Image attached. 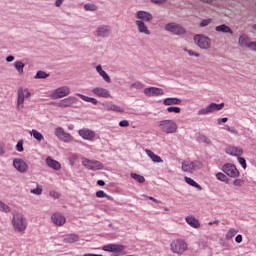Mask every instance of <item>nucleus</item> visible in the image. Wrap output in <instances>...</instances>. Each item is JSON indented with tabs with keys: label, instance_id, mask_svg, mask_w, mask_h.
I'll list each match as a JSON object with an SVG mask.
<instances>
[{
	"label": "nucleus",
	"instance_id": "f257e3e1",
	"mask_svg": "<svg viewBox=\"0 0 256 256\" xmlns=\"http://www.w3.org/2000/svg\"><path fill=\"white\" fill-rule=\"evenodd\" d=\"M11 225L14 233H25L27 231V218L21 212L12 213Z\"/></svg>",
	"mask_w": 256,
	"mask_h": 256
},
{
	"label": "nucleus",
	"instance_id": "f03ea898",
	"mask_svg": "<svg viewBox=\"0 0 256 256\" xmlns=\"http://www.w3.org/2000/svg\"><path fill=\"white\" fill-rule=\"evenodd\" d=\"M159 131L166 135H173L179 130V126L171 119L161 120L158 124Z\"/></svg>",
	"mask_w": 256,
	"mask_h": 256
},
{
	"label": "nucleus",
	"instance_id": "7ed1b4c3",
	"mask_svg": "<svg viewBox=\"0 0 256 256\" xmlns=\"http://www.w3.org/2000/svg\"><path fill=\"white\" fill-rule=\"evenodd\" d=\"M30 97L31 92H29V89L19 88L17 91L16 111L21 113L25 109V99H30Z\"/></svg>",
	"mask_w": 256,
	"mask_h": 256
},
{
	"label": "nucleus",
	"instance_id": "20e7f679",
	"mask_svg": "<svg viewBox=\"0 0 256 256\" xmlns=\"http://www.w3.org/2000/svg\"><path fill=\"white\" fill-rule=\"evenodd\" d=\"M189 249V245L184 239H175L170 243V251L175 255H183Z\"/></svg>",
	"mask_w": 256,
	"mask_h": 256
},
{
	"label": "nucleus",
	"instance_id": "39448f33",
	"mask_svg": "<svg viewBox=\"0 0 256 256\" xmlns=\"http://www.w3.org/2000/svg\"><path fill=\"white\" fill-rule=\"evenodd\" d=\"M197 169H203V163L199 160L190 161V160H184L182 162L181 170L183 173H195Z\"/></svg>",
	"mask_w": 256,
	"mask_h": 256
},
{
	"label": "nucleus",
	"instance_id": "423d86ee",
	"mask_svg": "<svg viewBox=\"0 0 256 256\" xmlns=\"http://www.w3.org/2000/svg\"><path fill=\"white\" fill-rule=\"evenodd\" d=\"M113 33V30L111 29V26L101 24L93 32L94 37L96 39H109L111 37V34Z\"/></svg>",
	"mask_w": 256,
	"mask_h": 256
},
{
	"label": "nucleus",
	"instance_id": "0eeeda50",
	"mask_svg": "<svg viewBox=\"0 0 256 256\" xmlns=\"http://www.w3.org/2000/svg\"><path fill=\"white\" fill-rule=\"evenodd\" d=\"M194 42L199 49L208 50L211 49V38L204 34H197L194 36Z\"/></svg>",
	"mask_w": 256,
	"mask_h": 256
},
{
	"label": "nucleus",
	"instance_id": "6e6552de",
	"mask_svg": "<svg viewBox=\"0 0 256 256\" xmlns=\"http://www.w3.org/2000/svg\"><path fill=\"white\" fill-rule=\"evenodd\" d=\"M225 107V103L217 104L215 102L210 103L207 107L201 108L197 111V115H210V113H215V111H221Z\"/></svg>",
	"mask_w": 256,
	"mask_h": 256
},
{
	"label": "nucleus",
	"instance_id": "1a4fd4ad",
	"mask_svg": "<svg viewBox=\"0 0 256 256\" xmlns=\"http://www.w3.org/2000/svg\"><path fill=\"white\" fill-rule=\"evenodd\" d=\"M164 29L168 33H171L172 35H177V36L185 35L187 33V31L185 30L184 27L181 26V24H177L175 22H170L166 24Z\"/></svg>",
	"mask_w": 256,
	"mask_h": 256
},
{
	"label": "nucleus",
	"instance_id": "9d476101",
	"mask_svg": "<svg viewBox=\"0 0 256 256\" xmlns=\"http://www.w3.org/2000/svg\"><path fill=\"white\" fill-rule=\"evenodd\" d=\"M82 165L90 171H101L103 169V163L97 160H89L88 158H82Z\"/></svg>",
	"mask_w": 256,
	"mask_h": 256
},
{
	"label": "nucleus",
	"instance_id": "9b49d317",
	"mask_svg": "<svg viewBox=\"0 0 256 256\" xmlns=\"http://www.w3.org/2000/svg\"><path fill=\"white\" fill-rule=\"evenodd\" d=\"M71 95V88L69 86H61L54 90L52 93V99H63Z\"/></svg>",
	"mask_w": 256,
	"mask_h": 256
},
{
	"label": "nucleus",
	"instance_id": "f8f14e48",
	"mask_svg": "<svg viewBox=\"0 0 256 256\" xmlns=\"http://www.w3.org/2000/svg\"><path fill=\"white\" fill-rule=\"evenodd\" d=\"M91 93L95 95V97H99L101 99H111V91L102 86L92 88Z\"/></svg>",
	"mask_w": 256,
	"mask_h": 256
},
{
	"label": "nucleus",
	"instance_id": "ddd939ff",
	"mask_svg": "<svg viewBox=\"0 0 256 256\" xmlns=\"http://www.w3.org/2000/svg\"><path fill=\"white\" fill-rule=\"evenodd\" d=\"M55 135L57 139L63 143H71L73 141V136L67 133L62 127H57L55 129Z\"/></svg>",
	"mask_w": 256,
	"mask_h": 256
},
{
	"label": "nucleus",
	"instance_id": "4468645a",
	"mask_svg": "<svg viewBox=\"0 0 256 256\" xmlns=\"http://www.w3.org/2000/svg\"><path fill=\"white\" fill-rule=\"evenodd\" d=\"M221 169L228 177H232L233 179L239 177V170H237V167L234 164H224Z\"/></svg>",
	"mask_w": 256,
	"mask_h": 256
},
{
	"label": "nucleus",
	"instance_id": "2eb2a0df",
	"mask_svg": "<svg viewBox=\"0 0 256 256\" xmlns=\"http://www.w3.org/2000/svg\"><path fill=\"white\" fill-rule=\"evenodd\" d=\"M103 251H107L108 253H115V256H121V253L125 251V246L121 244H108L103 246Z\"/></svg>",
	"mask_w": 256,
	"mask_h": 256
},
{
	"label": "nucleus",
	"instance_id": "dca6fc26",
	"mask_svg": "<svg viewBox=\"0 0 256 256\" xmlns=\"http://www.w3.org/2000/svg\"><path fill=\"white\" fill-rule=\"evenodd\" d=\"M13 167L18 173H27L29 171V165L22 158H15L13 160Z\"/></svg>",
	"mask_w": 256,
	"mask_h": 256
},
{
	"label": "nucleus",
	"instance_id": "f3484780",
	"mask_svg": "<svg viewBox=\"0 0 256 256\" xmlns=\"http://www.w3.org/2000/svg\"><path fill=\"white\" fill-rule=\"evenodd\" d=\"M146 97H161L165 95V91L157 87H148L143 90Z\"/></svg>",
	"mask_w": 256,
	"mask_h": 256
},
{
	"label": "nucleus",
	"instance_id": "a211bd4d",
	"mask_svg": "<svg viewBox=\"0 0 256 256\" xmlns=\"http://www.w3.org/2000/svg\"><path fill=\"white\" fill-rule=\"evenodd\" d=\"M50 221L53 223V225H56V227H63V225L67 222V219L65 216H63V214L55 212L51 215Z\"/></svg>",
	"mask_w": 256,
	"mask_h": 256
},
{
	"label": "nucleus",
	"instance_id": "6ab92c4d",
	"mask_svg": "<svg viewBox=\"0 0 256 256\" xmlns=\"http://www.w3.org/2000/svg\"><path fill=\"white\" fill-rule=\"evenodd\" d=\"M135 17L138 19L136 21H143V23H149L150 21H153V14L143 10L136 12Z\"/></svg>",
	"mask_w": 256,
	"mask_h": 256
},
{
	"label": "nucleus",
	"instance_id": "aec40b11",
	"mask_svg": "<svg viewBox=\"0 0 256 256\" xmlns=\"http://www.w3.org/2000/svg\"><path fill=\"white\" fill-rule=\"evenodd\" d=\"M135 25L137 28L138 33L140 35H146V37H149L151 35V29H149V26L143 21H135Z\"/></svg>",
	"mask_w": 256,
	"mask_h": 256
},
{
	"label": "nucleus",
	"instance_id": "412c9836",
	"mask_svg": "<svg viewBox=\"0 0 256 256\" xmlns=\"http://www.w3.org/2000/svg\"><path fill=\"white\" fill-rule=\"evenodd\" d=\"M78 135L82 137L85 141H93L95 139V131L88 129V128H82L78 131Z\"/></svg>",
	"mask_w": 256,
	"mask_h": 256
},
{
	"label": "nucleus",
	"instance_id": "4be33fe9",
	"mask_svg": "<svg viewBox=\"0 0 256 256\" xmlns=\"http://www.w3.org/2000/svg\"><path fill=\"white\" fill-rule=\"evenodd\" d=\"M102 107H104L105 111H113L114 113H124L125 111V107L110 102H103Z\"/></svg>",
	"mask_w": 256,
	"mask_h": 256
},
{
	"label": "nucleus",
	"instance_id": "5701e85b",
	"mask_svg": "<svg viewBox=\"0 0 256 256\" xmlns=\"http://www.w3.org/2000/svg\"><path fill=\"white\" fill-rule=\"evenodd\" d=\"M225 153H227V155H231L232 157H241V155H243V147L228 146L225 149Z\"/></svg>",
	"mask_w": 256,
	"mask_h": 256
},
{
	"label": "nucleus",
	"instance_id": "b1692460",
	"mask_svg": "<svg viewBox=\"0 0 256 256\" xmlns=\"http://www.w3.org/2000/svg\"><path fill=\"white\" fill-rule=\"evenodd\" d=\"M74 103H77V99L75 98V96H69L67 98L60 100L56 105L57 107L65 109L67 107H71V105H74Z\"/></svg>",
	"mask_w": 256,
	"mask_h": 256
},
{
	"label": "nucleus",
	"instance_id": "393cba45",
	"mask_svg": "<svg viewBox=\"0 0 256 256\" xmlns=\"http://www.w3.org/2000/svg\"><path fill=\"white\" fill-rule=\"evenodd\" d=\"M45 163L50 169H53V171H61V163L52 159L51 156L46 158Z\"/></svg>",
	"mask_w": 256,
	"mask_h": 256
},
{
	"label": "nucleus",
	"instance_id": "a878e982",
	"mask_svg": "<svg viewBox=\"0 0 256 256\" xmlns=\"http://www.w3.org/2000/svg\"><path fill=\"white\" fill-rule=\"evenodd\" d=\"M183 100L178 97H168L163 100V105L165 107H173V105H181Z\"/></svg>",
	"mask_w": 256,
	"mask_h": 256
},
{
	"label": "nucleus",
	"instance_id": "bb28decb",
	"mask_svg": "<svg viewBox=\"0 0 256 256\" xmlns=\"http://www.w3.org/2000/svg\"><path fill=\"white\" fill-rule=\"evenodd\" d=\"M238 43L240 47H242V49H250L251 43L253 42L251 41V38H249V36L243 34L239 37Z\"/></svg>",
	"mask_w": 256,
	"mask_h": 256
},
{
	"label": "nucleus",
	"instance_id": "cd10ccee",
	"mask_svg": "<svg viewBox=\"0 0 256 256\" xmlns=\"http://www.w3.org/2000/svg\"><path fill=\"white\" fill-rule=\"evenodd\" d=\"M187 225H190L192 229H199L201 227V222L195 216L189 215L185 217Z\"/></svg>",
	"mask_w": 256,
	"mask_h": 256
},
{
	"label": "nucleus",
	"instance_id": "c85d7f7f",
	"mask_svg": "<svg viewBox=\"0 0 256 256\" xmlns=\"http://www.w3.org/2000/svg\"><path fill=\"white\" fill-rule=\"evenodd\" d=\"M96 73L100 75V77L103 79V81H105V83H111V76H109V74H107L105 70H103V66H101V64H98L96 66Z\"/></svg>",
	"mask_w": 256,
	"mask_h": 256
},
{
	"label": "nucleus",
	"instance_id": "c756f323",
	"mask_svg": "<svg viewBox=\"0 0 256 256\" xmlns=\"http://www.w3.org/2000/svg\"><path fill=\"white\" fill-rule=\"evenodd\" d=\"M144 151H145L146 155H148L149 159H151V161L153 163H163V160H162L161 156L155 154L152 150L145 149Z\"/></svg>",
	"mask_w": 256,
	"mask_h": 256
},
{
	"label": "nucleus",
	"instance_id": "7c9ffc66",
	"mask_svg": "<svg viewBox=\"0 0 256 256\" xmlns=\"http://www.w3.org/2000/svg\"><path fill=\"white\" fill-rule=\"evenodd\" d=\"M217 33H224L225 35H233V30L226 24L218 25L215 27Z\"/></svg>",
	"mask_w": 256,
	"mask_h": 256
},
{
	"label": "nucleus",
	"instance_id": "2f4dec72",
	"mask_svg": "<svg viewBox=\"0 0 256 256\" xmlns=\"http://www.w3.org/2000/svg\"><path fill=\"white\" fill-rule=\"evenodd\" d=\"M76 97H80V99H82V101H85L86 103H92V105H99V100H97V98H91L80 93H76Z\"/></svg>",
	"mask_w": 256,
	"mask_h": 256
},
{
	"label": "nucleus",
	"instance_id": "473e14b6",
	"mask_svg": "<svg viewBox=\"0 0 256 256\" xmlns=\"http://www.w3.org/2000/svg\"><path fill=\"white\" fill-rule=\"evenodd\" d=\"M13 66L19 75H23V73H25V71H24L25 63H23V61H21V60L15 61Z\"/></svg>",
	"mask_w": 256,
	"mask_h": 256
},
{
	"label": "nucleus",
	"instance_id": "72a5a7b5",
	"mask_svg": "<svg viewBox=\"0 0 256 256\" xmlns=\"http://www.w3.org/2000/svg\"><path fill=\"white\" fill-rule=\"evenodd\" d=\"M80 237L77 234H69L64 237V243H77Z\"/></svg>",
	"mask_w": 256,
	"mask_h": 256
},
{
	"label": "nucleus",
	"instance_id": "f704fd0d",
	"mask_svg": "<svg viewBox=\"0 0 256 256\" xmlns=\"http://www.w3.org/2000/svg\"><path fill=\"white\" fill-rule=\"evenodd\" d=\"M184 181L191 187H195L196 189H198V191H203V187H201V185L196 183L195 180H193L192 178H189L186 176V177H184Z\"/></svg>",
	"mask_w": 256,
	"mask_h": 256
},
{
	"label": "nucleus",
	"instance_id": "c9c22d12",
	"mask_svg": "<svg viewBox=\"0 0 256 256\" xmlns=\"http://www.w3.org/2000/svg\"><path fill=\"white\" fill-rule=\"evenodd\" d=\"M31 137H33L34 139H36V141H43L45 139V137H43V134H41V132L32 129L31 131H29Z\"/></svg>",
	"mask_w": 256,
	"mask_h": 256
},
{
	"label": "nucleus",
	"instance_id": "e433bc0d",
	"mask_svg": "<svg viewBox=\"0 0 256 256\" xmlns=\"http://www.w3.org/2000/svg\"><path fill=\"white\" fill-rule=\"evenodd\" d=\"M96 197H98V199H108V201H114L113 197L107 193H105V191L103 190H99L96 192Z\"/></svg>",
	"mask_w": 256,
	"mask_h": 256
},
{
	"label": "nucleus",
	"instance_id": "4c0bfd02",
	"mask_svg": "<svg viewBox=\"0 0 256 256\" xmlns=\"http://www.w3.org/2000/svg\"><path fill=\"white\" fill-rule=\"evenodd\" d=\"M237 233H239V231L235 228H230L226 235H225V239L226 241H231V239H233V237H235V235H237Z\"/></svg>",
	"mask_w": 256,
	"mask_h": 256
},
{
	"label": "nucleus",
	"instance_id": "58836bf2",
	"mask_svg": "<svg viewBox=\"0 0 256 256\" xmlns=\"http://www.w3.org/2000/svg\"><path fill=\"white\" fill-rule=\"evenodd\" d=\"M145 85L141 82H134L130 85L131 91H141V89H144Z\"/></svg>",
	"mask_w": 256,
	"mask_h": 256
},
{
	"label": "nucleus",
	"instance_id": "ea45409f",
	"mask_svg": "<svg viewBox=\"0 0 256 256\" xmlns=\"http://www.w3.org/2000/svg\"><path fill=\"white\" fill-rule=\"evenodd\" d=\"M216 179L218 181H222V183H229V177H227V175L223 174V172L216 173Z\"/></svg>",
	"mask_w": 256,
	"mask_h": 256
},
{
	"label": "nucleus",
	"instance_id": "a19ab883",
	"mask_svg": "<svg viewBox=\"0 0 256 256\" xmlns=\"http://www.w3.org/2000/svg\"><path fill=\"white\" fill-rule=\"evenodd\" d=\"M130 177L134 179V181H137V183H145V177L137 174V173H131Z\"/></svg>",
	"mask_w": 256,
	"mask_h": 256
},
{
	"label": "nucleus",
	"instance_id": "79ce46f5",
	"mask_svg": "<svg viewBox=\"0 0 256 256\" xmlns=\"http://www.w3.org/2000/svg\"><path fill=\"white\" fill-rule=\"evenodd\" d=\"M30 193L32 195H42L43 194V186H41L40 184H37L36 188L30 190Z\"/></svg>",
	"mask_w": 256,
	"mask_h": 256
},
{
	"label": "nucleus",
	"instance_id": "37998d69",
	"mask_svg": "<svg viewBox=\"0 0 256 256\" xmlns=\"http://www.w3.org/2000/svg\"><path fill=\"white\" fill-rule=\"evenodd\" d=\"M49 77V74L45 71H38L36 75L34 76V79H47Z\"/></svg>",
	"mask_w": 256,
	"mask_h": 256
},
{
	"label": "nucleus",
	"instance_id": "c03bdc74",
	"mask_svg": "<svg viewBox=\"0 0 256 256\" xmlns=\"http://www.w3.org/2000/svg\"><path fill=\"white\" fill-rule=\"evenodd\" d=\"M166 111H167L168 113H176V114H179V113H181V108L178 107V106H170V107H168V108L166 109Z\"/></svg>",
	"mask_w": 256,
	"mask_h": 256
},
{
	"label": "nucleus",
	"instance_id": "a18cd8bd",
	"mask_svg": "<svg viewBox=\"0 0 256 256\" xmlns=\"http://www.w3.org/2000/svg\"><path fill=\"white\" fill-rule=\"evenodd\" d=\"M0 211L2 213H9L11 211V208H9L7 206V204L3 203L2 201H0Z\"/></svg>",
	"mask_w": 256,
	"mask_h": 256
},
{
	"label": "nucleus",
	"instance_id": "49530a36",
	"mask_svg": "<svg viewBox=\"0 0 256 256\" xmlns=\"http://www.w3.org/2000/svg\"><path fill=\"white\" fill-rule=\"evenodd\" d=\"M84 9L85 11H97V6L95 4L88 3L84 5Z\"/></svg>",
	"mask_w": 256,
	"mask_h": 256
},
{
	"label": "nucleus",
	"instance_id": "de8ad7c7",
	"mask_svg": "<svg viewBox=\"0 0 256 256\" xmlns=\"http://www.w3.org/2000/svg\"><path fill=\"white\" fill-rule=\"evenodd\" d=\"M184 51H185L186 53H188V55H189L190 57H201V54L196 53V52L193 51V50H189V49H187V48H184Z\"/></svg>",
	"mask_w": 256,
	"mask_h": 256
},
{
	"label": "nucleus",
	"instance_id": "09e8293b",
	"mask_svg": "<svg viewBox=\"0 0 256 256\" xmlns=\"http://www.w3.org/2000/svg\"><path fill=\"white\" fill-rule=\"evenodd\" d=\"M211 23H213V20L211 18L204 19L201 21L200 26L207 27V26L211 25Z\"/></svg>",
	"mask_w": 256,
	"mask_h": 256
},
{
	"label": "nucleus",
	"instance_id": "8fccbe9b",
	"mask_svg": "<svg viewBox=\"0 0 256 256\" xmlns=\"http://www.w3.org/2000/svg\"><path fill=\"white\" fill-rule=\"evenodd\" d=\"M77 159H79V156L76 154H73L72 156L69 157L68 160L72 167H73V165H75V162L77 161Z\"/></svg>",
	"mask_w": 256,
	"mask_h": 256
},
{
	"label": "nucleus",
	"instance_id": "3c124183",
	"mask_svg": "<svg viewBox=\"0 0 256 256\" xmlns=\"http://www.w3.org/2000/svg\"><path fill=\"white\" fill-rule=\"evenodd\" d=\"M200 141L202 143H205L206 145H211V139H209L207 136L202 135L200 136Z\"/></svg>",
	"mask_w": 256,
	"mask_h": 256
},
{
	"label": "nucleus",
	"instance_id": "603ef678",
	"mask_svg": "<svg viewBox=\"0 0 256 256\" xmlns=\"http://www.w3.org/2000/svg\"><path fill=\"white\" fill-rule=\"evenodd\" d=\"M238 163L243 167L244 169H247V161L243 157H238Z\"/></svg>",
	"mask_w": 256,
	"mask_h": 256
},
{
	"label": "nucleus",
	"instance_id": "864d4df0",
	"mask_svg": "<svg viewBox=\"0 0 256 256\" xmlns=\"http://www.w3.org/2000/svg\"><path fill=\"white\" fill-rule=\"evenodd\" d=\"M16 149L19 151V153H22L23 151V140H19L16 144Z\"/></svg>",
	"mask_w": 256,
	"mask_h": 256
},
{
	"label": "nucleus",
	"instance_id": "5fc2aeb1",
	"mask_svg": "<svg viewBox=\"0 0 256 256\" xmlns=\"http://www.w3.org/2000/svg\"><path fill=\"white\" fill-rule=\"evenodd\" d=\"M49 195L50 197H52V199H59L60 197L59 192H56V191H50Z\"/></svg>",
	"mask_w": 256,
	"mask_h": 256
},
{
	"label": "nucleus",
	"instance_id": "6e6d98bb",
	"mask_svg": "<svg viewBox=\"0 0 256 256\" xmlns=\"http://www.w3.org/2000/svg\"><path fill=\"white\" fill-rule=\"evenodd\" d=\"M119 127H129V121L128 120H122L119 122Z\"/></svg>",
	"mask_w": 256,
	"mask_h": 256
},
{
	"label": "nucleus",
	"instance_id": "4d7b16f0",
	"mask_svg": "<svg viewBox=\"0 0 256 256\" xmlns=\"http://www.w3.org/2000/svg\"><path fill=\"white\" fill-rule=\"evenodd\" d=\"M242 183H243V180L236 179L234 180L233 185H235V187H241Z\"/></svg>",
	"mask_w": 256,
	"mask_h": 256
},
{
	"label": "nucleus",
	"instance_id": "13d9d810",
	"mask_svg": "<svg viewBox=\"0 0 256 256\" xmlns=\"http://www.w3.org/2000/svg\"><path fill=\"white\" fill-rule=\"evenodd\" d=\"M235 241H236L237 243H243V235L238 234V235L235 237Z\"/></svg>",
	"mask_w": 256,
	"mask_h": 256
},
{
	"label": "nucleus",
	"instance_id": "bf43d9fd",
	"mask_svg": "<svg viewBox=\"0 0 256 256\" xmlns=\"http://www.w3.org/2000/svg\"><path fill=\"white\" fill-rule=\"evenodd\" d=\"M13 61H15V56L9 55V56L6 57V62L7 63H13Z\"/></svg>",
	"mask_w": 256,
	"mask_h": 256
},
{
	"label": "nucleus",
	"instance_id": "052dcab7",
	"mask_svg": "<svg viewBox=\"0 0 256 256\" xmlns=\"http://www.w3.org/2000/svg\"><path fill=\"white\" fill-rule=\"evenodd\" d=\"M227 121H229L228 118H219L217 120V123H218V125H222V123H227Z\"/></svg>",
	"mask_w": 256,
	"mask_h": 256
},
{
	"label": "nucleus",
	"instance_id": "680f3d73",
	"mask_svg": "<svg viewBox=\"0 0 256 256\" xmlns=\"http://www.w3.org/2000/svg\"><path fill=\"white\" fill-rule=\"evenodd\" d=\"M228 133H232V135H238L239 131H237V129H235V127H230V130Z\"/></svg>",
	"mask_w": 256,
	"mask_h": 256
},
{
	"label": "nucleus",
	"instance_id": "e2e57ef3",
	"mask_svg": "<svg viewBox=\"0 0 256 256\" xmlns=\"http://www.w3.org/2000/svg\"><path fill=\"white\" fill-rule=\"evenodd\" d=\"M152 3H155V5H161L162 3H165L167 0H151Z\"/></svg>",
	"mask_w": 256,
	"mask_h": 256
},
{
	"label": "nucleus",
	"instance_id": "0e129e2a",
	"mask_svg": "<svg viewBox=\"0 0 256 256\" xmlns=\"http://www.w3.org/2000/svg\"><path fill=\"white\" fill-rule=\"evenodd\" d=\"M63 1H65V0H56L55 7H61L63 5Z\"/></svg>",
	"mask_w": 256,
	"mask_h": 256
},
{
	"label": "nucleus",
	"instance_id": "69168bd1",
	"mask_svg": "<svg viewBox=\"0 0 256 256\" xmlns=\"http://www.w3.org/2000/svg\"><path fill=\"white\" fill-rule=\"evenodd\" d=\"M3 155H5V147H3V146L0 144V157H3Z\"/></svg>",
	"mask_w": 256,
	"mask_h": 256
},
{
	"label": "nucleus",
	"instance_id": "338daca9",
	"mask_svg": "<svg viewBox=\"0 0 256 256\" xmlns=\"http://www.w3.org/2000/svg\"><path fill=\"white\" fill-rule=\"evenodd\" d=\"M249 49H251V51H256V42H252L250 44V48Z\"/></svg>",
	"mask_w": 256,
	"mask_h": 256
},
{
	"label": "nucleus",
	"instance_id": "774afa93",
	"mask_svg": "<svg viewBox=\"0 0 256 256\" xmlns=\"http://www.w3.org/2000/svg\"><path fill=\"white\" fill-rule=\"evenodd\" d=\"M83 256H103V255L87 253V254H84Z\"/></svg>",
	"mask_w": 256,
	"mask_h": 256
}]
</instances>
